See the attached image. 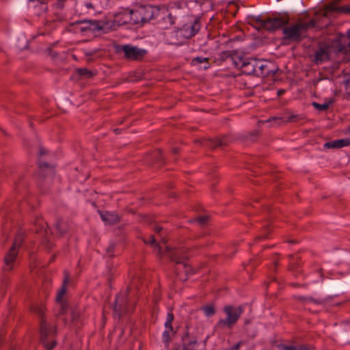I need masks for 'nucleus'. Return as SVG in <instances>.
<instances>
[{
    "mask_svg": "<svg viewBox=\"0 0 350 350\" xmlns=\"http://www.w3.org/2000/svg\"><path fill=\"white\" fill-rule=\"evenodd\" d=\"M115 311H116V312H117V313L118 312V308H117V306H116H116H115Z\"/></svg>",
    "mask_w": 350,
    "mask_h": 350,
    "instance_id": "09e8293b",
    "label": "nucleus"
},
{
    "mask_svg": "<svg viewBox=\"0 0 350 350\" xmlns=\"http://www.w3.org/2000/svg\"><path fill=\"white\" fill-rule=\"evenodd\" d=\"M66 293H67V288H65V286H62L61 289L57 293L56 298H55L57 303L67 301L65 299Z\"/></svg>",
    "mask_w": 350,
    "mask_h": 350,
    "instance_id": "2eb2a0df",
    "label": "nucleus"
},
{
    "mask_svg": "<svg viewBox=\"0 0 350 350\" xmlns=\"http://www.w3.org/2000/svg\"><path fill=\"white\" fill-rule=\"evenodd\" d=\"M288 18L284 16L273 17L266 21H262L261 27L267 30L273 31L285 25L288 23Z\"/></svg>",
    "mask_w": 350,
    "mask_h": 350,
    "instance_id": "39448f33",
    "label": "nucleus"
},
{
    "mask_svg": "<svg viewBox=\"0 0 350 350\" xmlns=\"http://www.w3.org/2000/svg\"><path fill=\"white\" fill-rule=\"evenodd\" d=\"M154 247L157 249L158 254L160 256H163V252H162V250H161V247L159 245V243L156 244V245Z\"/></svg>",
    "mask_w": 350,
    "mask_h": 350,
    "instance_id": "58836bf2",
    "label": "nucleus"
},
{
    "mask_svg": "<svg viewBox=\"0 0 350 350\" xmlns=\"http://www.w3.org/2000/svg\"><path fill=\"white\" fill-rule=\"evenodd\" d=\"M57 303L59 304V306H60V312H59V313L61 314H65V312L67 310V309L69 308V304H68V301H62V302H57Z\"/></svg>",
    "mask_w": 350,
    "mask_h": 350,
    "instance_id": "bb28decb",
    "label": "nucleus"
},
{
    "mask_svg": "<svg viewBox=\"0 0 350 350\" xmlns=\"http://www.w3.org/2000/svg\"><path fill=\"white\" fill-rule=\"evenodd\" d=\"M57 228L59 230V232H61V234H64V232H63L62 231H61V230H60V229H59V224H57Z\"/></svg>",
    "mask_w": 350,
    "mask_h": 350,
    "instance_id": "de8ad7c7",
    "label": "nucleus"
},
{
    "mask_svg": "<svg viewBox=\"0 0 350 350\" xmlns=\"http://www.w3.org/2000/svg\"><path fill=\"white\" fill-rule=\"evenodd\" d=\"M338 148H342L343 146H347L350 145V139H339L336 140Z\"/></svg>",
    "mask_w": 350,
    "mask_h": 350,
    "instance_id": "cd10ccee",
    "label": "nucleus"
},
{
    "mask_svg": "<svg viewBox=\"0 0 350 350\" xmlns=\"http://www.w3.org/2000/svg\"><path fill=\"white\" fill-rule=\"evenodd\" d=\"M247 62L242 57H237L234 59V63L238 68H244L245 69L247 66Z\"/></svg>",
    "mask_w": 350,
    "mask_h": 350,
    "instance_id": "dca6fc26",
    "label": "nucleus"
},
{
    "mask_svg": "<svg viewBox=\"0 0 350 350\" xmlns=\"http://www.w3.org/2000/svg\"><path fill=\"white\" fill-rule=\"evenodd\" d=\"M99 213L103 221L109 225H113L118 224L120 221V216L114 213L99 212Z\"/></svg>",
    "mask_w": 350,
    "mask_h": 350,
    "instance_id": "9b49d317",
    "label": "nucleus"
},
{
    "mask_svg": "<svg viewBox=\"0 0 350 350\" xmlns=\"http://www.w3.org/2000/svg\"><path fill=\"white\" fill-rule=\"evenodd\" d=\"M122 50L124 52L125 57L133 60L142 58V57L146 53L144 50H142L135 46H132L130 45L123 46Z\"/></svg>",
    "mask_w": 350,
    "mask_h": 350,
    "instance_id": "0eeeda50",
    "label": "nucleus"
},
{
    "mask_svg": "<svg viewBox=\"0 0 350 350\" xmlns=\"http://www.w3.org/2000/svg\"><path fill=\"white\" fill-rule=\"evenodd\" d=\"M176 262L179 265L178 269H183L187 275L192 272V268L187 263L178 260Z\"/></svg>",
    "mask_w": 350,
    "mask_h": 350,
    "instance_id": "f3484780",
    "label": "nucleus"
},
{
    "mask_svg": "<svg viewBox=\"0 0 350 350\" xmlns=\"http://www.w3.org/2000/svg\"><path fill=\"white\" fill-rule=\"evenodd\" d=\"M55 332V327H51L46 323L45 319L40 321V341L42 343H45L48 336L50 334Z\"/></svg>",
    "mask_w": 350,
    "mask_h": 350,
    "instance_id": "1a4fd4ad",
    "label": "nucleus"
},
{
    "mask_svg": "<svg viewBox=\"0 0 350 350\" xmlns=\"http://www.w3.org/2000/svg\"><path fill=\"white\" fill-rule=\"evenodd\" d=\"M44 344L46 348V350H51L55 346L56 342L53 341L51 345H48V344H45V343H44Z\"/></svg>",
    "mask_w": 350,
    "mask_h": 350,
    "instance_id": "e433bc0d",
    "label": "nucleus"
},
{
    "mask_svg": "<svg viewBox=\"0 0 350 350\" xmlns=\"http://www.w3.org/2000/svg\"><path fill=\"white\" fill-rule=\"evenodd\" d=\"M325 147L327 148H338L336 141L327 142L325 144Z\"/></svg>",
    "mask_w": 350,
    "mask_h": 350,
    "instance_id": "473e14b6",
    "label": "nucleus"
},
{
    "mask_svg": "<svg viewBox=\"0 0 350 350\" xmlns=\"http://www.w3.org/2000/svg\"><path fill=\"white\" fill-rule=\"evenodd\" d=\"M240 345H241V342H239L236 345H234L231 349L232 350H239Z\"/></svg>",
    "mask_w": 350,
    "mask_h": 350,
    "instance_id": "a19ab883",
    "label": "nucleus"
},
{
    "mask_svg": "<svg viewBox=\"0 0 350 350\" xmlns=\"http://www.w3.org/2000/svg\"><path fill=\"white\" fill-rule=\"evenodd\" d=\"M224 311L226 314V318L221 320L219 324L223 326L231 327L239 319L243 312V309L241 306L234 307L230 305H227L224 308Z\"/></svg>",
    "mask_w": 350,
    "mask_h": 350,
    "instance_id": "7ed1b4c3",
    "label": "nucleus"
},
{
    "mask_svg": "<svg viewBox=\"0 0 350 350\" xmlns=\"http://www.w3.org/2000/svg\"><path fill=\"white\" fill-rule=\"evenodd\" d=\"M18 255V250H14L10 249L8 253L6 254L4 261L5 265L9 267V270L12 269L13 262L15 261Z\"/></svg>",
    "mask_w": 350,
    "mask_h": 350,
    "instance_id": "ddd939ff",
    "label": "nucleus"
},
{
    "mask_svg": "<svg viewBox=\"0 0 350 350\" xmlns=\"http://www.w3.org/2000/svg\"><path fill=\"white\" fill-rule=\"evenodd\" d=\"M71 322L75 323L79 319L80 313L75 308H70Z\"/></svg>",
    "mask_w": 350,
    "mask_h": 350,
    "instance_id": "a211bd4d",
    "label": "nucleus"
},
{
    "mask_svg": "<svg viewBox=\"0 0 350 350\" xmlns=\"http://www.w3.org/2000/svg\"><path fill=\"white\" fill-rule=\"evenodd\" d=\"M34 310L37 312V314L39 315V317H40V319H41L40 321L42 319H44V318H43L44 311L42 310V309L40 307H36Z\"/></svg>",
    "mask_w": 350,
    "mask_h": 350,
    "instance_id": "f704fd0d",
    "label": "nucleus"
},
{
    "mask_svg": "<svg viewBox=\"0 0 350 350\" xmlns=\"http://www.w3.org/2000/svg\"><path fill=\"white\" fill-rule=\"evenodd\" d=\"M338 52L347 53L350 52V31L348 32V36H340L338 39Z\"/></svg>",
    "mask_w": 350,
    "mask_h": 350,
    "instance_id": "9d476101",
    "label": "nucleus"
},
{
    "mask_svg": "<svg viewBox=\"0 0 350 350\" xmlns=\"http://www.w3.org/2000/svg\"><path fill=\"white\" fill-rule=\"evenodd\" d=\"M312 61L316 64H320L330 59V47L327 44H321L311 57Z\"/></svg>",
    "mask_w": 350,
    "mask_h": 350,
    "instance_id": "423d86ee",
    "label": "nucleus"
},
{
    "mask_svg": "<svg viewBox=\"0 0 350 350\" xmlns=\"http://www.w3.org/2000/svg\"><path fill=\"white\" fill-rule=\"evenodd\" d=\"M284 90H278V96H281V95H282V94H284Z\"/></svg>",
    "mask_w": 350,
    "mask_h": 350,
    "instance_id": "a18cd8bd",
    "label": "nucleus"
},
{
    "mask_svg": "<svg viewBox=\"0 0 350 350\" xmlns=\"http://www.w3.org/2000/svg\"><path fill=\"white\" fill-rule=\"evenodd\" d=\"M334 11L350 13V5L336 7L335 3H330L326 6L325 10L323 11V15L324 16H327L329 12Z\"/></svg>",
    "mask_w": 350,
    "mask_h": 350,
    "instance_id": "f8f14e48",
    "label": "nucleus"
},
{
    "mask_svg": "<svg viewBox=\"0 0 350 350\" xmlns=\"http://www.w3.org/2000/svg\"><path fill=\"white\" fill-rule=\"evenodd\" d=\"M278 347L280 350H303L302 347L297 348L293 346L280 345Z\"/></svg>",
    "mask_w": 350,
    "mask_h": 350,
    "instance_id": "7c9ffc66",
    "label": "nucleus"
},
{
    "mask_svg": "<svg viewBox=\"0 0 350 350\" xmlns=\"http://www.w3.org/2000/svg\"><path fill=\"white\" fill-rule=\"evenodd\" d=\"M314 26V21H311L310 23H299L295 25L285 28L284 32L287 38L293 41H298L301 37L305 33L307 29Z\"/></svg>",
    "mask_w": 350,
    "mask_h": 350,
    "instance_id": "f257e3e1",
    "label": "nucleus"
},
{
    "mask_svg": "<svg viewBox=\"0 0 350 350\" xmlns=\"http://www.w3.org/2000/svg\"><path fill=\"white\" fill-rule=\"evenodd\" d=\"M152 18V12L151 9L142 8L135 12L132 20L136 24H143L149 21Z\"/></svg>",
    "mask_w": 350,
    "mask_h": 350,
    "instance_id": "6e6552de",
    "label": "nucleus"
},
{
    "mask_svg": "<svg viewBox=\"0 0 350 350\" xmlns=\"http://www.w3.org/2000/svg\"><path fill=\"white\" fill-rule=\"evenodd\" d=\"M83 24H85L86 25L81 28V31H102L105 29L106 27L107 29L109 31H114L116 30V22L113 21L111 23H109L108 21H86L81 22Z\"/></svg>",
    "mask_w": 350,
    "mask_h": 350,
    "instance_id": "20e7f679",
    "label": "nucleus"
},
{
    "mask_svg": "<svg viewBox=\"0 0 350 350\" xmlns=\"http://www.w3.org/2000/svg\"><path fill=\"white\" fill-rule=\"evenodd\" d=\"M209 140L214 144L213 148L223 146L225 145V144L224 143L221 138L211 139Z\"/></svg>",
    "mask_w": 350,
    "mask_h": 350,
    "instance_id": "c85d7f7f",
    "label": "nucleus"
},
{
    "mask_svg": "<svg viewBox=\"0 0 350 350\" xmlns=\"http://www.w3.org/2000/svg\"><path fill=\"white\" fill-rule=\"evenodd\" d=\"M49 154V150L44 147H40L38 150V156L40 158Z\"/></svg>",
    "mask_w": 350,
    "mask_h": 350,
    "instance_id": "2f4dec72",
    "label": "nucleus"
},
{
    "mask_svg": "<svg viewBox=\"0 0 350 350\" xmlns=\"http://www.w3.org/2000/svg\"><path fill=\"white\" fill-rule=\"evenodd\" d=\"M77 72L79 75L85 76L88 78H90L94 75L92 71L86 68H79L77 70Z\"/></svg>",
    "mask_w": 350,
    "mask_h": 350,
    "instance_id": "5701e85b",
    "label": "nucleus"
},
{
    "mask_svg": "<svg viewBox=\"0 0 350 350\" xmlns=\"http://www.w3.org/2000/svg\"><path fill=\"white\" fill-rule=\"evenodd\" d=\"M269 65L268 62L263 60L251 59L247 61L244 72L247 75L254 74L256 76H265L269 72L268 70Z\"/></svg>",
    "mask_w": 350,
    "mask_h": 350,
    "instance_id": "f03ea898",
    "label": "nucleus"
},
{
    "mask_svg": "<svg viewBox=\"0 0 350 350\" xmlns=\"http://www.w3.org/2000/svg\"><path fill=\"white\" fill-rule=\"evenodd\" d=\"M173 250H174V248L171 247L170 246H169V245L165 246V252L169 254L170 258H171V260L172 261H176V260L174 257Z\"/></svg>",
    "mask_w": 350,
    "mask_h": 350,
    "instance_id": "c756f323",
    "label": "nucleus"
},
{
    "mask_svg": "<svg viewBox=\"0 0 350 350\" xmlns=\"http://www.w3.org/2000/svg\"><path fill=\"white\" fill-rule=\"evenodd\" d=\"M23 242V239L20 236L16 237L12 247L10 249H14V250H18V248L21 247V243Z\"/></svg>",
    "mask_w": 350,
    "mask_h": 350,
    "instance_id": "393cba45",
    "label": "nucleus"
},
{
    "mask_svg": "<svg viewBox=\"0 0 350 350\" xmlns=\"http://www.w3.org/2000/svg\"><path fill=\"white\" fill-rule=\"evenodd\" d=\"M208 58L198 57L193 59L192 63L194 65L195 62L198 63V64H202V63L206 62L207 64V66H205V68L206 69V68H209V66H210L208 63Z\"/></svg>",
    "mask_w": 350,
    "mask_h": 350,
    "instance_id": "a878e982",
    "label": "nucleus"
},
{
    "mask_svg": "<svg viewBox=\"0 0 350 350\" xmlns=\"http://www.w3.org/2000/svg\"><path fill=\"white\" fill-rule=\"evenodd\" d=\"M68 282V279L67 278H66L64 280L62 286H65V288H66Z\"/></svg>",
    "mask_w": 350,
    "mask_h": 350,
    "instance_id": "37998d69",
    "label": "nucleus"
},
{
    "mask_svg": "<svg viewBox=\"0 0 350 350\" xmlns=\"http://www.w3.org/2000/svg\"><path fill=\"white\" fill-rule=\"evenodd\" d=\"M189 27L191 29V33H187L186 32V29H184V33H183V36L187 38H189L191 37L192 36H193L195 34V33L199 29V23L197 21H196L194 22V23L193 25H190Z\"/></svg>",
    "mask_w": 350,
    "mask_h": 350,
    "instance_id": "4468645a",
    "label": "nucleus"
},
{
    "mask_svg": "<svg viewBox=\"0 0 350 350\" xmlns=\"http://www.w3.org/2000/svg\"><path fill=\"white\" fill-rule=\"evenodd\" d=\"M332 101L330 100L328 103L323 104V105H320V104H319L317 103H313L312 105L317 109H318L319 111H325V110H327L329 108V105H332Z\"/></svg>",
    "mask_w": 350,
    "mask_h": 350,
    "instance_id": "412c9836",
    "label": "nucleus"
},
{
    "mask_svg": "<svg viewBox=\"0 0 350 350\" xmlns=\"http://www.w3.org/2000/svg\"><path fill=\"white\" fill-rule=\"evenodd\" d=\"M170 331L167 330L163 334V340L165 342H168L170 340Z\"/></svg>",
    "mask_w": 350,
    "mask_h": 350,
    "instance_id": "72a5a7b5",
    "label": "nucleus"
},
{
    "mask_svg": "<svg viewBox=\"0 0 350 350\" xmlns=\"http://www.w3.org/2000/svg\"><path fill=\"white\" fill-rule=\"evenodd\" d=\"M174 320V315L172 313H168L167 321L172 322Z\"/></svg>",
    "mask_w": 350,
    "mask_h": 350,
    "instance_id": "ea45409f",
    "label": "nucleus"
},
{
    "mask_svg": "<svg viewBox=\"0 0 350 350\" xmlns=\"http://www.w3.org/2000/svg\"><path fill=\"white\" fill-rule=\"evenodd\" d=\"M172 322H169V321H166L165 323V327L166 328L170 331V332H172L173 331V327H172Z\"/></svg>",
    "mask_w": 350,
    "mask_h": 350,
    "instance_id": "4c0bfd02",
    "label": "nucleus"
},
{
    "mask_svg": "<svg viewBox=\"0 0 350 350\" xmlns=\"http://www.w3.org/2000/svg\"><path fill=\"white\" fill-rule=\"evenodd\" d=\"M208 220L209 216L208 215L200 216L196 219V221L200 225H206L208 223Z\"/></svg>",
    "mask_w": 350,
    "mask_h": 350,
    "instance_id": "b1692460",
    "label": "nucleus"
},
{
    "mask_svg": "<svg viewBox=\"0 0 350 350\" xmlns=\"http://www.w3.org/2000/svg\"><path fill=\"white\" fill-rule=\"evenodd\" d=\"M38 165L39 169L41 170H51L54 168L53 165H52L49 163L41 160L38 161Z\"/></svg>",
    "mask_w": 350,
    "mask_h": 350,
    "instance_id": "4be33fe9",
    "label": "nucleus"
},
{
    "mask_svg": "<svg viewBox=\"0 0 350 350\" xmlns=\"http://www.w3.org/2000/svg\"><path fill=\"white\" fill-rule=\"evenodd\" d=\"M162 230V228L161 227H159V226H157L154 228V230L157 232H159L160 231H161Z\"/></svg>",
    "mask_w": 350,
    "mask_h": 350,
    "instance_id": "c03bdc74",
    "label": "nucleus"
},
{
    "mask_svg": "<svg viewBox=\"0 0 350 350\" xmlns=\"http://www.w3.org/2000/svg\"><path fill=\"white\" fill-rule=\"evenodd\" d=\"M202 310L205 314L208 317L212 316L215 313V307L212 305H206L202 307Z\"/></svg>",
    "mask_w": 350,
    "mask_h": 350,
    "instance_id": "aec40b11",
    "label": "nucleus"
},
{
    "mask_svg": "<svg viewBox=\"0 0 350 350\" xmlns=\"http://www.w3.org/2000/svg\"><path fill=\"white\" fill-rule=\"evenodd\" d=\"M163 244H166L167 243V239H165V238H163L161 241Z\"/></svg>",
    "mask_w": 350,
    "mask_h": 350,
    "instance_id": "49530a36",
    "label": "nucleus"
},
{
    "mask_svg": "<svg viewBox=\"0 0 350 350\" xmlns=\"http://www.w3.org/2000/svg\"><path fill=\"white\" fill-rule=\"evenodd\" d=\"M146 243H149L151 245H154L155 246L156 244H157L158 243H157L156 240H155V238L154 236H151L150 237V241L148 242L147 241H145Z\"/></svg>",
    "mask_w": 350,
    "mask_h": 350,
    "instance_id": "c9c22d12",
    "label": "nucleus"
},
{
    "mask_svg": "<svg viewBox=\"0 0 350 350\" xmlns=\"http://www.w3.org/2000/svg\"><path fill=\"white\" fill-rule=\"evenodd\" d=\"M296 118L295 115H292L288 118V122H292Z\"/></svg>",
    "mask_w": 350,
    "mask_h": 350,
    "instance_id": "79ce46f5",
    "label": "nucleus"
},
{
    "mask_svg": "<svg viewBox=\"0 0 350 350\" xmlns=\"http://www.w3.org/2000/svg\"><path fill=\"white\" fill-rule=\"evenodd\" d=\"M237 82L245 88H247L250 85V79L247 76L239 75L238 76Z\"/></svg>",
    "mask_w": 350,
    "mask_h": 350,
    "instance_id": "6ab92c4d",
    "label": "nucleus"
}]
</instances>
